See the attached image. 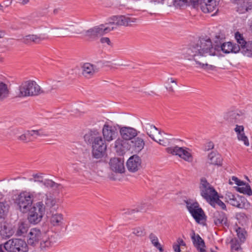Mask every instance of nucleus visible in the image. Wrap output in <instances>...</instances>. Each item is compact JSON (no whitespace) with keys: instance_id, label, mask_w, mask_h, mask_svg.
<instances>
[{"instance_id":"nucleus-1","label":"nucleus","mask_w":252,"mask_h":252,"mask_svg":"<svg viewBox=\"0 0 252 252\" xmlns=\"http://www.w3.org/2000/svg\"><path fill=\"white\" fill-rule=\"evenodd\" d=\"M185 58L195 62L197 67L206 68L208 64L206 58L208 56L216 55L215 49L209 37L200 38L196 42L189 45L184 51Z\"/></svg>"},{"instance_id":"nucleus-2","label":"nucleus","mask_w":252,"mask_h":252,"mask_svg":"<svg viewBox=\"0 0 252 252\" xmlns=\"http://www.w3.org/2000/svg\"><path fill=\"white\" fill-rule=\"evenodd\" d=\"M58 241V235L52 231L42 232L32 228L28 235L27 244L46 251L53 247Z\"/></svg>"},{"instance_id":"nucleus-3","label":"nucleus","mask_w":252,"mask_h":252,"mask_svg":"<svg viewBox=\"0 0 252 252\" xmlns=\"http://www.w3.org/2000/svg\"><path fill=\"white\" fill-rule=\"evenodd\" d=\"M85 141L92 144V154L96 159L102 158L107 150L106 141L97 130H92L86 133L84 136Z\"/></svg>"},{"instance_id":"nucleus-4","label":"nucleus","mask_w":252,"mask_h":252,"mask_svg":"<svg viewBox=\"0 0 252 252\" xmlns=\"http://www.w3.org/2000/svg\"><path fill=\"white\" fill-rule=\"evenodd\" d=\"M42 93L40 87L34 81L28 80L23 82L19 87L18 96H35Z\"/></svg>"},{"instance_id":"nucleus-5","label":"nucleus","mask_w":252,"mask_h":252,"mask_svg":"<svg viewBox=\"0 0 252 252\" xmlns=\"http://www.w3.org/2000/svg\"><path fill=\"white\" fill-rule=\"evenodd\" d=\"M13 133L17 140L24 143L33 141L37 136L47 135L41 129L25 130L22 132V129L15 128L13 130Z\"/></svg>"},{"instance_id":"nucleus-6","label":"nucleus","mask_w":252,"mask_h":252,"mask_svg":"<svg viewBox=\"0 0 252 252\" xmlns=\"http://www.w3.org/2000/svg\"><path fill=\"white\" fill-rule=\"evenodd\" d=\"M28 246L26 242L21 239H12L0 244V252H28Z\"/></svg>"},{"instance_id":"nucleus-7","label":"nucleus","mask_w":252,"mask_h":252,"mask_svg":"<svg viewBox=\"0 0 252 252\" xmlns=\"http://www.w3.org/2000/svg\"><path fill=\"white\" fill-rule=\"evenodd\" d=\"M29 211L28 220L30 223L35 224L42 220L45 214V207L42 202H37Z\"/></svg>"},{"instance_id":"nucleus-8","label":"nucleus","mask_w":252,"mask_h":252,"mask_svg":"<svg viewBox=\"0 0 252 252\" xmlns=\"http://www.w3.org/2000/svg\"><path fill=\"white\" fill-rule=\"evenodd\" d=\"M33 199V195L30 192L24 191L18 195L16 203L19 210L22 213H27L31 208Z\"/></svg>"},{"instance_id":"nucleus-9","label":"nucleus","mask_w":252,"mask_h":252,"mask_svg":"<svg viewBox=\"0 0 252 252\" xmlns=\"http://www.w3.org/2000/svg\"><path fill=\"white\" fill-rule=\"evenodd\" d=\"M201 195L208 202L214 200L218 192L205 178H202L199 186Z\"/></svg>"},{"instance_id":"nucleus-10","label":"nucleus","mask_w":252,"mask_h":252,"mask_svg":"<svg viewBox=\"0 0 252 252\" xmlns=\"http://www.w3.org/2000/svg\"><path fill=\"white\" fill-rule=\"evenodd\" d=\"M114 29V27H105L103 25L95 26L86 31L85 36L91 40H95L98 37L107 33Z\"/></svg>"},{"instance_id":"nucleus-11","label":"nucleus","mask_w":252,"mask_h":252,"mask_svg":"<svg viewBox=\"0 0 252 252\" xmlns=\"http://www.w3.org/2000/svg\"><path fill=\"white\" fill-rule=\"evenodd\" d=\"M193 4H197L199 0H190ZM220 0H200V8L204 13H211L215 11L216 13L218 11V6Z\"/></svg>"},{"instance_id":"nucleus-12","label":"nucleus","mask_w":252,"mask_h":252,"mask_svg":"<svg viewBox=\"0 0 252 252\" xmlns=\"http://www.w3.org/2000/svg\"><path fill=\"white\" fill-rule=\"evenodd\" d=\"M188 150L187 148L178 146L168 147L166 149V151L168 153L171 154L173 155L178 156L185 161L190 162L192 161L193 158Z\"/></svg>"},{"instance_id":"nucleus-13","label":"nucleus","mask_w":252,"mask_h":252,"mask_svg":"<svg viewBox=\"0 0 252 252\" xmlns=\"http://www.w3.org/2000/svg\"><path fill=\"white\" fill-rule=\"evenodd\" d=\"M226 201L231 205L238 208L243 209L246 207V199L238 194L234 195L231 192H227L225 196Z\"/></svg>"},{"instance_id":"nucleus-14","label":"nucleus","mask_w":252,"mask_h":252,"mask_svg":"<svg viewBox=\"0 0 252 252\" xmlns=\"http://www.w3.org/2000/svg\"><path fill=\"white\" fill-rule=\"evenodd\" d=\"M224 118L228 123L234 125L241 123L244 119V116L243 113L238 110H231L225 113Z\"/></svg>"},{"instance_id":"nucleus-15","label":"nucleus","mask_w":252,"mask_h":252,"mask_svg":"<svg viewBox=\"0 0 252 252\" xmlns=\"http://www.w3.org/2000/svg\"><path fill=\"white\" fill-rule=\"evenodd\" d=\"M142 127L147 135L153 140H155L156 136L160 134L161 131L157 128L151 122L147 119H144L142 122Z\"/></svg>"},{"instance_id":"nucleus-16","label":"nucleus","mask_w":252,"mask_h":252,"mask_svg":"<svg viewBox=\"0 0 252 252\" xmlns=\"http://www.w3.org/2000/svg\"><path fill=\"white\" fill-rule=\"evenodd\" d=\"M102 132L103 139L107 142H110L116 138L118 133L116 128L108 124H105L102 128Z\"/></svg>"},{"instance_id":"nucleus-17","label":"nucleus","mask_w":252,"mask_h":252,"mask_svg":"<svg viewBox=\"0 0 252 252\" xmlns=\"http://www.w3.org/2000/svg\"><path fill=\"white\" fill-rule=\"evenodd\" d=\"M98 71V69L96 66L86 63L81 66V74L86 79H90L94 76Z\"/></svg>"},{"instance_id":"nucleus-18","label":"nucleus","mask_w":252,"mask_h":252,"mask_svg":"<svg viewBox=\"0 0 252 252\" xmlns=\"http://www.w3.org/2000/svg\"><path fill=\"white\" fill-rule=\"evenodd\" d=\"M126 166L128 170L132 172L138 171L141 167V159L137 155L131 156L127 160Z\"/></svg>"},{"instance_id":"nucleus-19","label":"nucleus","mask_w":252,"mask_h":252,"mask_svg":"<svg viewBox=\"0 0 252 252\" xmlns=\"http://www.w3.org/2000/svg\"><path fill=\"white\" fill-rule=\"evenodd\" d=\"M212 219L215 225L216 226H228L226 216L222 212H215L213 214Z\"/></svg>"},{"instance_id":"nucleus-20","label":"nucleus","mask_w":252,"mask_h":252,"mask_svg":"<svg viewBox=\"0 0 252 252\" xmlns=\"http://www.w3.org/2000/svg\"><path fill=\"white\" fill-rule=\"evenodd\" d=\"M110 169L116 173H122L125 172L124 160L118 158H112L109 161Z\"/></svg>"},{"instance_id":"nucleus-21","label":"nucleus","mask_w":252,"mask_h":252,"mask_svg":"<svg viewBox=\"0 0 252 252\" xmlns=\"http://www.w3.org/2000/svg\"><path fill=\"white\" fill-rule=\"evenodd\" d=\"M128 140L118 139L115 142L114 148L116 152L119 155H123L130 148Z\"/></svg>"},{"instance_id":"nucleus-22","label":"nucleus","mask_w":252,"mask_h":252,"mask_svg":"<svg viewBox=\"0 0 252 252\" xmlns=\"http://www.w3.org/2000/svg\"><path fill=\"white\" fill-rule=\"evenodd\" d=\"M237 4V11L240 13H245L252 9V1L251 0H234Z\"/></svg>"},{"instance_id":"nucleus-23","label":"nucleus","mask_w":252,"mask_h":252,"mask_svg":"<svg viewBox=\"0 0 252 252\" xmlns=\"http://www.w3.org/2000/svg\"><path fill=\"white\" fill-rule=\"evenodd\" d=\"M191 239L194 246L199 251V252H206L204 248L205 244L204 240L201 238L199 234H196L194 231H192Z\"/></svg>"},{"instance_id":"nucleus-24","label":"nucleus","mask_w":252,"mask_h":252,"mask_svg":"<svg viewBox=\"0 0 252 252\" xmlns=\"http://www.w3.org/2000/svg\"><path fill=\"white\" fill-rule=\"evenodd\" d=\"M114 23L116 25L120 26H131L136 23V19L123 15L117 16L114 17Z\"/></svg>"},{"instance_id":"nucleus-25","label":"nucleus","mask_w":252,"mask_h":252,"mask_svg":"<svg viewBox=\"0 0 252 252\" xmlns=\"http://www.w3.org/2000/svg\"><path fill=\"white\" fill-rule=\"evenodd\" d=\"M122 138L126 140H129L134 138L138 134L137 131L131 127H123L120 130Z\"/></svg>"},{"instance_id":"nucleus-26","label":"nucleus","mask_w":252,"mask_h":252,"mask_svg":"<svg viewBox=\"0 0 252 252\" xmlns=\"http://www.w3.org/2000/svg\"><path fill=\"white\" fill-rule=\"evenodd\" d=\"M222 162L221 156L217 152H211L207 156V162L209 164L221 166Z\"/></svg>"},{"instance_id":"nucleus-27","label":"nucleus","mask_w":252,"mask_h":252,"mask_svg":"<svg viewBox=\"0 0 252 252\" xmlns=\"http://www.w3.org/2000/svg\"><path fill=\"white\" fill-rule=\"evenodd\" d=\"M220 48L221 51L225 54L230 53H237L240 51V47L238 44H233L231 42L223 43L221 45Z\"/></svg>"},{"instance_id":"nucleus-28","label":"nucleus","mask_w":252,"mask_h":252,"mask_svg":"<svg viewBox=\"0 0 252 252\" xmlns=\"http://www.w3.org/2000/svg\"><path fill=\"white\" fill-rule=\"evenodd\" d=\"M234 130L237 134V138L239 141H242L244 144L248 146L249 142L248 137L245 135L244 132V127L243 126H240L238 124L235 125Z\"/></svg>"},{"instance_id":"nucleus-29","label":"nucleus","mask_w":252,"mask_h":252,"mask_svg":"<svg viewBox=\"0 0 252 252\" xmlns=\"http://www.w3.org/2000/svg\"><path fill=\"white\" fill-rule=\"evenodd\" d=\"M130 147L135 152H139L141 151L145 146V142L144 140L140 137L134 138L130 141Z\"/></svg>"},{"instance_id":"nucleus-30","label":"nucleus","mask_w":252,"mask_h":252,"mask_svg":"<svg viewBox=\"0 0 252 252\" xmlns=\"http://www.w3.org/2000/svg\"><path fill=\"white\" fill-rule=\"evenodd\" d=\"M45 39V38L41 36L34 34H30L24 36L21 40L26 44H31L32 43H39Z\"/></svg>"},{"instance_id":"nucleus-31","label":"nucleus","mask_w":252,"mask_h":252,"mask_svg":"<svg viewBox=\"0 0 252 252\" xmlns=\"http://www.w3.org/2000/svg\"><path fill=\"white\" fill-rule=\"evenodd\" d=\"M38 202H42L45 207V211L46 210L50 209L55 206L56 200L53 197L45 195L43 196L42 200Z\"/></svg>"},{"instance_id":"nucleus-32","label":"nucleus","mask_w":252,"mask_h":252,"mask_svg":"<svg viewBox=\"0 0 252 252\" xmlns=\"http://www.w3.org/2000/svg\"><path fill=\"white\" fill-rule=\"evenodd\" d=\"M192 217L195 220L196 222L198 223H202L203 221L206 220V216L201 208L197 209V210L193 211L191 214Z\"/></svg>"},{"instance_id":"nucleus-33","label":"nucleus","mask_w":252,"mask_h":252,"mask_svg":"<svg viewBox=\"0 0 252 252\" xmlns=\"http://www.w3.org/2000/svg\"><path fill=\"white\" fill-rule=\"evenodd\" d=\"M9 208V206L6 202H0V225L4 220Z\"/></svg>"},{"instance_id":"nucleus-34","label":"nucleus","mask_w":252,"mask_h":252,"mask_svg":"<svg viewBox=\"0 0 252 252\" xmlns=\"http://www.w3.org/2000/svg\"><path fill=\"white\" fill-rule=\"evenodd\" d=\"M63 216L61 214H53L50 218V222L54 226H60L63 224Z\"/></svg>"},{"instance_id":"nucleus-35","label":"nucleus","mask_w":252,"mask_h":252,"mask_svg":"<svg viewBox=\"0 0 252 252\" xmlns=\"http://www.w3.org/2000/svg\"><path fill=\"white\" fill-rule=\"evenodd\" d=\"M14 231L10 226L4 225L0 230V235L3 238H9L12 236Z\"/></svg>"},{"instance_id":"nucleus-36","label":"nucleus","mask_w":252,"mask_h":252,"mask_svg":"<svg viewBox=\"0 0 252 252\" xmlns=\"http://www.w3.org/2000/svg\"><path fill=\"white\" fill-rule=\"evenodd\" d=\"M9 90L7 85L1 82H0V100H3L8 97Z\"/></svg>"},{"instance_id":"nucleus-37","label":"nucleus","mask_w":252,"mask_h":252,"mask_svg":"<svg viewBox=\"0 0 252 252\" xmlns=\"http://www.w3.org/2000/svg\"><path fill=\"white\" fill-rule=\"evenodd\" d=\"M63 85V82L61 80H53L50 84H49L47 88L46 92L51 93L54 90H58Z\"/></svg>"},{"instance_id":"nucleus-38","label":"nucleus","mask_w":252,"mask_h":252,"mask_svg":"<svg viewBox=\"0 0 252 252\" xmlns=\"http://www.w3.org/2000/svg\"><path fill=\"white\" fill-rule=\"evenodd\" d=\"M242 53L248 57H252V41H248L241 50Z\"/></svg>"},{"instance_id":"nucleus-39","label":"nucleus","mask_w":252,"mask_h":252,"mask_svg":"<svg viewBox=\"0 0 252 252\" xmlns=\"http://www.w3.org/2000/svg\"><path fill=\"white\" fill-rule=\"evenodd\" d=\"M166 84V90L169 92L172 93L174 91V88L177 86V80L174 79L173 78H168L167 80Z\"/></svg>"},{"instance_id":"nucleus-40","label":"nucleus","mask_w":252,"mask_h":252,"mask_svg":"<svg viewBox=\"0 0 252 252\" xmlns=\"http://www.w3.org/2000/svg\"><path fill=\"white\" fill-rule=\"evenodd\" d=\"M28 224L24 222L19 223L16 231V235L19 236L24 235L28 230Z\"/></svg>"},{"instance_id":"nucleus-41","label":"nucleus","mask_w":252,"mask_h":252,"mask_svg":"<svg viewBox=\"0 0 252 252\" xmlns=\"http://www.w3.org/2000/svg\"><path fill=\"white\" fill-rule=\"evenodd\" d=\"M186 207L189 211V212L191 214L193 211L197 210V209H199V205L198 203L196 202H193L190 200H187L186 201Z\"/></svg>"},{"instance_id":"nucleus-42","label":"nucleus","mask_w":252,"mask_h":252,"mask_svg":"<svg viewBox=\"0 0 252 252\" xmlns=\"http://www.w3.org/2000/svg\"><path fill=\"white\" fill-rule=\"evenodd\" d=\"M242 187H237V190L240 193H242L245 194H247L249 196L252 195V190L249 185L246 184L244 183L242 185Z\"/></svg>"},{"instance_id":"nucleus-43","label":"nucleus","mask_w":252,"mask_h":252,"mask_svg":"<svg viewBox=\"0 0 252 252\" xmlns=\"http://www.w3.org/2000/svg\"><path fill=\"white\" fill-rule=\"evenodd\" d=\"M235 37L238 45L240 47V51L243 48L245 44L248 42L244 38L243 36L239 32H237L235 34Z\"/></svg>"},{"instance_id":"nucleus-44","label":"nucleus","mask_w":252,"mask_h":252,"mask_svg":"<svg viewBox=\"0 0 252 252\" xmlns=\"http://www.w3.org/2000/svg\"><path fill=\"white\" fill-rule=\"evenodd\" d=\"M209 203L213 207H215V205L217 204L223 210L226 209L225 204L221 200L219 199L218 193L214 197V200H212V201H210Z\"/></svg>"},{"instance_id":"nucleus-45","label":"nucleus","mask_w":252,"mask_h":252,"mask_svg":"<svg viewBox=\"0 0 252 252\" xmlns=\"http://www.w3.org/2000/svg\"><path fill=\"white\" fill-rule=\"evenodd\" d=\"M149 239H150L152 244L158 249L160 251H162L163 250L161 247L160 244L158 242V237L153 233H151L149 235Z\"/></svg>"},{"instance_id":"nucleus-46","label":"nucleus","mask_w":252,"mask_h":252,"mask_svg":"<svg viewBox=\"0 0 252 252\" xmlns=\"http://www.w3.org/2000/svg\"><path fill=\"white\" fill-rule=\"evenodd\" d=\"M236 231L237 232L238 238H239L240 242H244L246 239V231L245 230V229L241 227H238L237 229H236Z\"/></svg>"},{"instance_id":"nucleus-47","label":"nucleus","mask_w":252,"mask_h":252,"mask_svg":"<svg viewBox=\"0 0 252 252\" xmlns=\"http://www.w3.org/2000/svg\"><path fill=\"white\" fill-rule=\"evenodd\" d=\"M162 132L161 131L160 134H158L155 137L156 139L153 140L158 142L160 145L166 146L168 145L169 141L167 139H164L162 137Z\"/></svg>"},{"instance_id":"nucleus-48","label":"nucleus","mask_w":252,"mask_h":252,"mask_svg":"<svg viewBox=\"0 0 252 252\" xmlns=\"http://www.w3.org/2000/svg\"><path fill=\"white\" fill-rule=\"evenodd\" d=\"M232 251H238L240 249L241 244L236 239H233L230 241Z\"/></svg>"},{"instance_id":"nucleus-49","label":"nucleus","mask_w":252,"mask_h":252,"mask_svg":"<svg viewBox=\"0 0 252 252\" xmlns=\"http://www.w3.org/2000/svg\"><path fill=\"white\" fill-rule=\"evenodd\" d=\"M132 233L135 235L139 237H142L146 235V231L143 227H136L133 229Z\"/></svg>"},{"instance_id":"nucleus-50","label":"nucleus","mask_w":252,"mask_h":252,"mask_svg":"<svg viewBox=\"0 0 252 252\" xmlns=\"http://www.w3.org/2000/svg\"><path fill=\"white\" fill-rule=\"evenodd\" d=\"M44 185L48 188H58L59 185L51 180H46L42 182Z\"/></svg>"},{"instance_id":"nucleus-51","label":"nucleus","mask_w":252,"mask_h":252,"mask_svg":"<svg viewBox=\"0 0 252 252\" xmlns=\"http://www.w3.org/2000/svg\"><path fill=\"white\" fill-rule=\"evenodd\" d=\"M35 182H43V176L42 173L34 174L32 175Z\"/></svg>"},{"instance_id":"nucleus-52","label":"nucleus","mask_w":252,"mask_h":252,"mask_svg":"<svg viewBox=\"0 0 252 252\" xmlns=\"http://www.w3.org/2000/svg\"><path fill=\"white\" fill-rule=\"evenodd\" d=\"M100 41L103 44H106L107 45H108L109 46H112V43L111 42L110 39L108 37H101L100 39Z\"/></svg>"},{"instance_id":"nucleus-53","label":"nucleus","mask_w":252,"mask_h":252,"mask_svg":"<svg viewBox=\"0 0 252 252\" xmlns=\"http://www.w3.org/2000/svg\"><path fill=\"white\" fill-rule=\"evenodd\" d=\"M214 144L213 142L210 141V142L207 143L205 145L204 150L205 151H208L209 150H211L214 149Z\"/></svg>"},{"instance_id":"nucleus-54","label":"nucleus","mask_w":252,"mask_h":252,"mask_svg":"<svg viewBox=\"0 0 252 252\" xmlns=\"http://www.w3.org/2000/svg\"><path fill=\"white\" fill-rule=\"evenodd\" d=\"M188 2V0H174V4L180 6L186 4Z\"/></svg>"},{"instance_id":"nucleus-55","label":"nucleus","mask_w":252,"mask_h":252,"mask_svg":"<svg viewBox=\"0 0 252 252\" xmlns=\"http://www.w3.org/2000/svg\"><path fill=\"white\" fill-rule=\"evenodd\" d=\"M232 181H234V183L238 186H242L244 183L243 181L240 180L238 178L234 176L232 177Z\"/></svg>"},{"instance_id":"nucleus-56","label":"nucleus","mask_w":252,"mask_h":252,"mask_svg":"<svg viewBox=\"0 0 252 252\" xmlns=\"http://www.w3.org/2000/svg\"><path fill=\"white\" fill-rule=\"evenodd\" d=\"M173 249L175 252H180L181 250L179 245L175 244L173 245Z\"/></svg>"},{"instance_id":"nucleus-57","label":"nucleus","mask_w":252,"mask_h":252,"mask_svg":"<svg viewBox=\"0 0 252 252\" xmlns=\"http://www.w3.org/2000/svg\"><path fill=\"white\" fill-rule=\"evenodd\" d=\"M177 242L178 243V245H179V246L181 245V246H185L186 245L185 242L183 241V239H182L181 238H179L177 240Z\"/></svg>"},{"instance_id":"nucleus-58","label":"nucleus","mask_w":252,"mask_h":252,"mask_svg":"<svg viewBox=\"0 0 252 252\" xmlns=\"http://www.w3.org/2000/svg\"><path fill=\"white\" fill-rule=\"evenodd\" d=\"M4 35V32L2 31H0V38L2 37Z\"/></svg>"},{"instance_id":"nucleus-59","label":"nucleus","mask_w":252,"mask_h":252,"mask_svg":"<svg viewBox=\"0 0 252 252\" xmlns=\"http://www.w3.org/2000/svg\"><path fill=\"white\" fill-rule=\"evenodd\" d=\"M29 2V0H23L22 2V3L23 4H27V3H28Z\"/></svg>"},{"instance_id":"nucleus-60","label":"nucleus","mask_w":252,"mask_h":252,"mask_svg":"<svg viewBox=\"0 0 252 252\" xmlns=\"http://www.w3.org/2000/svg\"><path fill=\"white\" fill-rule=\"evenodd\" d=\"M0 10H1V11L3 10V6L1 4H0Z\"/></svg>"},{"instance_id":"nucleus-61","label":"nucleus","mask_w":252,"mask_h":252,"mask_svg":"<svg viewBox=\"0 0 252 252\" xmlns=\"http://www.w3.org/2000/svg\"><path fill=\"white\" fill-rule=\"evenodd\" d=\"M11 3V1L9 2L8 4H6V6H8L9 4H10Z\"/></svg>"},{"instance_id":"nucleus-62","label":"nucleus","mask_w":252,"mask_h":252,"mask_svg":"<svg viewBox=\"0 0 252 252\" xmlns=\"http://www.w3.org/2000/svg\"><path fill=\"white\" fill-rule=\"evenodd\" d=\"M229 184H231V185H232V184H233V183H232V182L230 181V182H229Z\"/></svg>"},{"instance_id":"nucleus-63","label":"nucleus","mask_w":252,"mask_h":252,"mask_svg":"<svg viewBox=\"0 0 252 252\" xmlns=\"http://www.w3.org/2000/svg\"><path fill=\"white\" fill-rule=\"evenodd\" d=\"M58 36H64V35H58Z\"/></svg>"},{"instance_id":"nucleus-64","label":"nucleus","mask_w":252,"mask_h":252,"mask_svg":"<svg viewBox=\"0 0 252 252\" xmlns=\"http://www.w3.org/2000/svg\"><path fill=\"white\" fill-rule=\"evenodd\" d=\"M211 252H215V251H211Z\"/></svg>"}]
</instances>
